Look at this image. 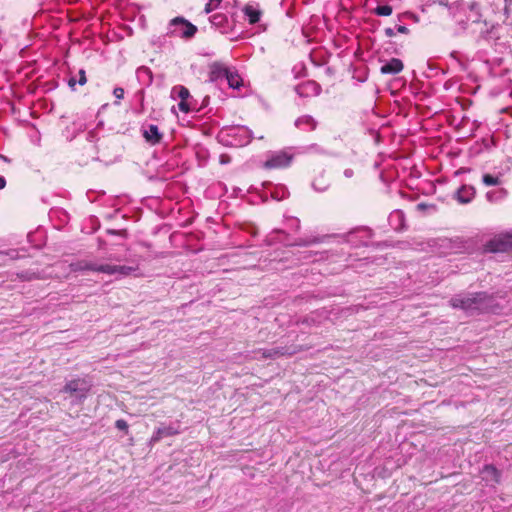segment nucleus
<instances>
[{
	"label": "nucleus",
	"mask_w": 512,
	"mask_h": 512,
	"mask_svg": "<svg viewBox=\"0 0 512 512\" xmlns=\"http://www.w3.org/2000/svg\"><path fill=\"white\" fill-rule=\"evenodd\" d=\"M197 27L183 17H175L170 20L167 35L169 37H180L184 39L192 38Z\"/></svg>",
	"instance_id": "nucleus-1"
},
{
	"label": "nucleus",
	"mask_w": 512,
	"mask_h": 512,
	"mask_svg": "<svg viewBox=\"0 0 512 512\" xmlns=\"http://www.w3.org/2000/svg\"><path fill=\"white\" fill-rule=\"evenodd\" d=\"M488 298V295L484 292L466 296H456L450 300V305L453 308H461L466 311L479 309L480 305Z\"/></svg>",
	"instance_id": "nucleus-2"
},
{
	"label": "nucleus",
	"mask_w": 512,
	"mask_h": 512,
	"mask_svg": "<svg viewBox=\"0 0 512 512\" xmlns=\"http://www.w3.org/2000/svg\"><path fill=\"white\" fill-rule=\"evenodd\" d=\"M484 251L489 253L507 252L512 250L508 232L496 235L484 245Z\"/></svg>",
	"instance_id": "nucleus-3"
},
{
	"label": "nucleus",
	"mask_w": 512,
	"mask_h": 512,
	"mask_svg": "<svg viewBox=\"0 0 512 512\" xmlns=\"http://www.w3.org/2000/svg\"><path fill=\"white\" fill-rule=\"evenodd\" d=\"M90 390L91 384L83 378L72 379L63 387V392L77 395L80 399H85Z\"/></svg>",
	"instance_id": "nucleus-4"
},
{
	"label": "nucleus",
	"mask_w": 512,
	"mask_h": 512,
	"mask_svg": "<svg viewBox=\"0 0 512 512\" xmlns=\"http://www.w3.org/2000/svg\"><path fill=\"white\" fill-rule=\"evenodd\" d=\"M291 161L292 156L285 152H278L264 162V167L266 169H282L288 167Z\"/></svg>",
	"instance_id": "nucleus-5"
},
{
	"label": "nucleus",
	"mask_w": 512,
	"mask_h": 512,
	"mask_svg": "<svg viewBox=\"0 0 512 512\" xmlns=\"http://www.w3.org/2000/svg\"><path fill=\"white\" fill-rule=\"evenodd\" d=\"M175 95L181 100L178 104L179 109L184 113H188L191 110L187 102L190 96L189 90L182 85L175 86L172 88L171 96L174 97Z\"/></svg>",
	"instance_id": "nucleus-6"
},
{
	"label": "nucleus",
	"mask_w": 512,
	"mask_h": 512,
	"mask_svg": "<svg viewBox=\"0 0 512 512\" xmlns=\"http://www.w3.org/2000/svg\"><path fill=\"white\" fill-rule=\"evenodd\" d=\"M143 137L147 143H149L151 145H157L162 141L163 134L159 131V128L157 125L150 124L143 131Z\"/></svg>",
	"instance_id": "nucleus-7"
},
{
	"label": "nucleus",
	"mask_w": 512,
	"mask_h": 512,
	"mask_svg": "<svg viewBox=\"0 0 512 512\" xmlns=\"http://www.w3.org/2000/svg\"><path fill=\"white\" fill-rule=\"evenodd\" d=\"M476 191L473 186L462 185L455 193L456 200L461 204L470 203L475 197Z\"/></svg>",
	"instance_id": "nucleus-8"
},
{
	"label": "nucleus",
	"mask_w": 512,
	"mask_h": 512,
	"mask_svg": "<svg viewBox=\"0 0 512 512\" xmlns=\"http://www.w3.org/2000/svg\"><path fill=\"white\" fill-rule=\"evenodd\" d=\"M258 353L261 354V358H263V359H268V358L275 359V358L285 356V355H289V356L293 355L294 353H296V350L290 351L286 347H277V348H272V349H260V350H258Z\"/></svg>",
	"instance_id": "nucleus-9"
},
{
	"label": "nucleus",
	"mask_w": 512,
	"mask_h": 512,
	"mask_svg": "<svg viewBox=\"0 0 512 512\" xmlns=\"http://www.w3.org/2000/svg\"><path fill=\"white\" fill-rule=\"evenodd\" d=\"M404 68L403 62L398 58H392L390 61L381 66L380 72L382 74L396 75Z\"/></svg>",
	"instance_id": "nucleus-10"
},
{
	"label": "nucleus",
	"mask_w": 512,
	"mask_h": 512,
	"mask_svg": "<svg viewBox=\"0 0 512 512\" xmlns=\"http://www.w3.org/2000/svg\"><path fill=\"white\" fill-rule=\"evenodd\" d=\"M483 480L486 482L499 483L501 478L500 471L492 464L485 465L481 471Z\"/></svg>",
	"instance_id": "nucleus-11"
},
{
	"label": "nucleus",
	"mask_w": 512,
	"mask_h": 512,
	"mask_svg": "<svg viewBox=\"0 0 512 512\" xmlns=\"http://www.w3.org/2000/svg\"><path fill=\"white\" fill-rule=\"evenodd\" d=\"M72 272L93 271L95 272L96 264L88 260H80L69 265Z\"/></svg>",
	"instance_id": "nucleus-12"
},
{
	"label": "nucleus",
	"mask_w": 512,
	"mask_h": 512,
	"mask_svg": "<svg viewBox=\"0 0 512 512\" xmlns=\"http://www.w3.org/2000/svg\"><path fill=\"white\" fill-rule=\"evenodd\" d=\"M244 14L248 17L250 24H255L260 20V17L262 15V11L256 8L253 5H246L243 9Z\"/></svg>",
	"instance_id": "nucleus-13"
},
{
	"label": "nucleus",
	"mask_w": 512,
	"mask_h": 512,
	"mask_svg": "<svg viewBox=\"0 0 512 512\" xmlns=\"http://www.w3.org/2000/svg\"><path fill=\"white\" fill-rule=\"evenodd\" d=\"M225 79L227 80L229 87L233 89H237L242 86L241 77L237 73L231 72L230 70L228 71Z\"/></svg>",
	"instance_id": "nucleus-14"
},
{
	"label": "nucleus",
	"mask_w": 512,
	"mask_h": 512,
	"mask_svg": "<svg viewBox=\"0 0 512 512\" xmlns=\"http://www.w3.org/2000/svg\"><path fill=\"white\" fill-rule=\"evenodd\" d=\"M229 69L221 65H213L211 70V79L217 80L219 78H225Z\"/></svg>",
	"instance_id": "nucleus-15"
},
{
	"label": "nucleus",
	"mask_w": 512,
	"mask_h": 512,
	"mask_svg": "<svg viewBox=\"0 0 512 512\" xmlns=\"http://www.w3.org/2000/svg\"><path fill=\"white\" fill-rule=\"evenodd\" d=\"M114 267H115V274H119L121 276H129L137 269L135 267L125 266V265H114Z\"/></svg>",
	"instance_id": "nucleus-16"
},
{
	"label": "nucleus",
	"mask_w": 512,
	"mask_h": 512,
	"mask_svg": "<svg viewBox=\"0 0 512 512\" xmlns=\"http://www.w3.org/2000/svg\"><path fill=\"white\" fill-rule=\"evenodd\" d=\"M392 6L390 5H379L374 9V14L377 16H390L392 14Z\"/></svg>",
	"instance_id": "nucleus-17"
},
{
	"label": "nucleus",
	"mask_w": 512,
	"mask_h": 512,
	"mask_svg": "<svg viewBox=\"0 0 512 512\" xmlns=\"http://www.w3.org/2000/svg\"><path fill=\"white\" fill-rule=\"evenodd\" d=\"M95 272L104 273L108 275H114L115 274V267L114 265L110 264H96Z\"/></svg>",
	"instance_id": "nucleus-18"
},
{
	"label": "nucleus",
	"mask_w": 512,
	"mask_h": 512,
	"mask_svg": "<svg viewBox=\"0 0 512 512\" xmlns=\"http://www.w3.org/2000/svg\"><path fill=\"white\" fill-rule=\"evenodd\" d=\"M482 181L486 186H496L501 183L500 179L491 174H484L482 177Z\"/></svg>",
	"instance_id": "nucleus-19"
},
{
	"label": "nucleus",
	"mask_w": 512,
	"mask_h": 512,
	"mask_svg": "<svg viewBox=\"0 0 512 512\" xmlns=\"http://www.w3.org/2000/svg\"><path fill=\"white\" fill-rule=\"evenodd\" d=\"M177 434V431L174 430L173 428L169 427V428H163V429H158L157 431V437L156 439H159L162 435H165V436H172V435H175Z\"/></svg>",
	"instance_id": "nucleus-20"
},
{
	"label": "nucleus",
	"mask_w": 512,
	"mask_h": 512,
	"mask_svg": "<svg viewBox=\"0 0 512 512\" xmlns=\"http://www.w3.org/2000/svg\"><path fill=\"white\" fill-rule=\"evenodd\" d=\"M115 427L119 430H122L125 432V434L128 433L129 431V425L127 423V421H125L124 419H118L116 420L115 422Z\"/></svg>",
	"instance_id": "nucleus-21"
},
{
	"label": "nucleus",
	"mask_w": 512,
	"mask_h": 512,
	"mask_svg": "<svg viewBox=\"0 0 512 512\" xmlns=\"http://www.w3.org/2000/svg\"><path fill=\"white\" fill-rule=\"evenodd\" d=\"M78 74H79L78 84L81 86L85 85L87 83V77H86L85 70L84 69L79 70Z\"/></svg>",
	"instance_id": "nucleus-22"
},
{
	"label": "nucleus",
	"mask_w": 512,
	"mask_h": 512,
	"mask_svg": "<svg viewBox=\"0 0 512 512\" xmlns=\"http://www.w3.org/2000/svg\"><path fill=\"white\" fill-rule=\"evenodd\" d=\"M113 95L115 96V98L117 100H121L124 98V89L121 88V87H116L114 90H113Z\"/></svg>",
	"instance_id": "nucleus-23"
},
{
	"label": "nucleus",
	"mask_w": 512,
	"mask_h": 512,
	"mask_svg": "<svg viewBox=\"0 0 512 512\" xmlns=\"http://www.w3.org/2000/svg\"><path fill=\"white\" fill-rule=\"evenodd\" d=\"M218 6H215V4H213L212 2H208L206 5H205V8H204V12L206 14H209L210 12H212L214 9H216Z\"/></svg>",
	"instance_id": "nucleus-24"
},
{
	"label": "nucleus",
	"mask_w": 512,
	"mask_h": 512,
	"mask_svg": "<svg viewBox=\"0 0 512 512\" xmlns=\"http://www.w3.org/2000/svg\"><path fill=\"white\" fill-rule=\"evenodd\" d=\"M78 83V80H76L74 77H71L69 80H68V86L74 90L75 89V86L76 84Z\"/></svg>",
	"instance_id": "nucleus-25"
},
{
	"label": "nucleus",
	"mask_w": 512,
	"mask_h": 512,
	"mask_svg": "<svg viewBox=\"0 0 512 512\" xmlns=\"http://www.w3.org/2000/svg\"><path fill=\"white\" fill-rule=\"evenodd\" d=\"M397 31L401 34H408L409 33V29L406 27V26H402V25H399L397 27Z\"/></svg>",
	"instance_id": "nucleus-26"
},
{
	"label": "nucleus",
	"mask_w": 512,
	"mask_h": 512,
	"mask_svg": "<svg viewBox=\"0 0 512 512\" xmlns=\"http://www.w3.org/2000/svg\"><path fill=\"white\" fill-rule=\"evenodd\" d=\"M385 35L389 38H392L395 36V32L392 28L389 27L385 29Z\"/></svg>",
	"instance_id": "nucleus-27"
},
{
	"label": "nucleus",
	"mask_w": 512,
	"mask_h": 512,
	"mask_svg": "<svg viewBox=\"0 0 512 512\" xmlns=\"http://www.w3.org/2000/svg\"><path fill=\"white\" fill-rule=\"evenodd\" d=\"M353 174H354V173H353V170H352V169H346V170L344 171V175H345L346 177H348V178L352 177V176H353Z\"/></svg>",
	"instance_id": "nucleus-28"
},
{
	"label": "nucleus",
	"mask_w": 512,
	"mask_h": 512,
	"mask_svg": "<svg viewBox=\"0 0 512 512\" xmlns=\"http://www.w3.org/2000/svg\"><path fill=\"white\" fill-rule=\"evenodd\" d=\"M6 186V180L4 177L0 176V189H3Z\"/></svg>",
	"instance_id": "nucleus-29"
},
{
	"label": "nucleus",
	"mask_w": 512,
	"mask_h": 512,
	"mask_svg": "<svg viewBox=\"0 0 512 512\" xmlns=\"http://www.w3.org/2000/svg\"><path fill=\"white\" fill-rule=\"evenodd\" d=\"M209 2H212L213 4H215V6H219L220 3L222 2V0H209Z\"/></svg>",
	"instance_id": "nucleus-30"
},
{
	"label": "nucleus",
	"mask_w": 512,
	"mask_h": 512,
	"mask_svg": "<svg viewBox=\"0 0 512 512\" xmlns=\"http://www.w3.org/2000/svg\"><path fill=\"white\" fill-rule=\"evenodd\" d=\"M425 207H426V205H425L424 203H419V204L417 205V208H418V209H421V210L425 209Z\"/></svg>",
	"instance_id": "nucleus-31"
},
{
	"label": "nucleus",
	"mask_w": 512,
	"mask_h": 512,
	"mask_svg": "<svg viewBox=\"0 0 512 512\" xmlns=\"http://www.w3.org/2000/svg\"><path fill=\"white\" fill-rule=\"evenodd\" d=\"M313 186H314L316 189H318V190H323V189H324V188H318V187L316 186V183H313Z\"/></svg>",
	"instance_id": "nucleus-32"
}]
</instances>
